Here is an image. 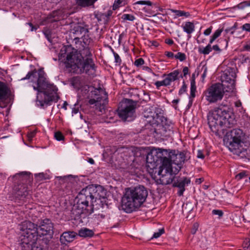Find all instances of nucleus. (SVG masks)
<instances>
[{
	"instance_id": "f257e3e1",
	"label": "nucleus",
	"mask_w": 250,
	"mask_h": 250,
	"mask_svg": "<svg viewBox=\"0 0 250 250\" xmlns=\"http://www.w3.org/2000/svg\"><path fill=\"white\" fill-rule=\"evenodd\" d=\"M89 42V39L86 41L83 39L84 45H82V48L76 46L79 51L68 46L64 48L65 55H63V50H61V56L66 57V67L70 68V72L78 74L85 73L92 76L95 75L96 66L91 58L92 53L88 46Z\"/></svg>"
},
{
	"instance_id": "f03ea898",
	"label": "nucleus",
	"mask_w": 250,
	"mask_h": 250,
	"mask_svg": "<svg viewBox=\"0 0 250 250\" xmlns=\"http://www.w3.org/2000/svg\"><path fill=\"white\" fill-rule=\"evenodd\" d=\"M31 80L33 87L38 91L37 104L43 107L48 104L50 102H57L60 99L57 92L58 88L53 84L50 83L45 77V73L41 69L29 72L21 80Z\"/></svg>"
},
{
	"instance_id": "7ed1b4c3",
	"label": "nucleus",
	"mask_w": 250,
	"mask_h": 250,
	"mask_svg": "<svg viewBox=\"0 0 250 250\" xmlns=\"http://www.w3.org/2000/svg\"><path fill=\"white\" fill-rule=\"evenodd\" d=\"M19 229L21 231L20 244L25 250L30 249L39 237L48 235L50 238H52L54 234L53 224L48 219L42 220L38 227L29 221L22 222L19 225Z\"/></svg>"
},
{
	"instance_id": "20e7f679",
	"label": "nucleus",
	"mask_w": 250,
	"mask_h": 250,
	"mask_svg": "<svg viewBox=\"0 0 250 250\" xmlns=\"http://www.w3.org/2000/svg\"><path fill=\"white\" fill-rule=\"evenodd\" d=\"M236 77L235 69L227 68L221 76V83L212 84L204 92L205 99L210 104L221 101L225 92H232L234 90Z\"/></svg>"
},
{
	"instance_id": "39448f33",
	"label": "nucleus",
	"mask_w": 250,
	"mask_h": 250,
	"mask_svg": "<svg viewBox=\"0 0 250 250\" xmlns=\"http://www.w3.org/2000/svg\"><path fill=\"white\" fill-rule=\"evenodd\" d=\"M167 160L170 167L174 169V173H178L181 168L182 164L185 160V154L180 152L175 154V151H168V150L160 148H153L146 157V167L153 170L156 169L159 162H163Z\"/></svg>"
},
{
	"instance_id": "423d86ee",
	"label": "nucleus",
	"mask_w": 250,
	"mask_h": 250,
	"mask_svg": "<svg viewBox=\"0 0 250 250\" xmlns=\"http://www.w3.org/2000/svg\"><path fill=\"white\" fill-rule=\"evenodd\" d=\"M105 195V190L101 186H88L83 188L77 196V204L74 205L72 214L75 217L89 212L88 208L93 207L94 203Z\"/></svg>"
},
{
	"instance_id": "0eeeda50",
	"label": "nucleus",
	"mask_w": 250,
	"mask_h": 250,
	"mask_svg": "<svg viewBox=\"0 0 250 250\" xmlns=\"http://www.w3.org/2000/svg\"><path fill=\"white\" fill-rule=\"evenodd\" d=\"M208 120L210 128L215 133L230 128L236 124L233 113L220 107L209 112Z\"/></svg>"
},
{
	"instance_id": "6e6552de",
	"label": "nucleus",
	"mask_w": 250,
	"mask_h": 250,
	"mask_svg": "<svg viewBox=\"0 0 250 250\" xmlns=\"http://www.w3.org/2000/svg\"><path fill=\"white\" fill-rule=\"evenodd\" d=\"M147 195V190L143 186L126 188L122 198V209L127 213L135 210L146 201Z\"/></svg>"
},
{
	"instance_id": "1a4fd4ad",
	"label": "nucleus",
	"mask_w": 250,
	"mask_h": 250,
	"mask_svg": "<svg viewBox=\"0 0 250 250\" xmlns=\"http://www.w3.org/2000/svg\"><path fill=\"white\" fill-rule=\"evenodd\" d=\"M224 144L234 154L245 156L247 146L245 144V135L240 129H233L227 132L224 137Z\"/></svg>"
},
{
	"instance_id": "9d476101",
	"label": "nucleus",
	"mask_w": 250,
	"mask_h": 250,
	"mask_svg": "<svg viewBox=\"0 0 250 250\" xmlns=\"http://www.w3.org/2000/svg\"><path fill=\"white\" fill-rule=\"evenodd\" d=\"M160 166L159 167L157 175L155 176L156 182L158 184L168 185L173 182L175 175L177 173H174V169L170 167V164L167 160H164L163 162H159Z\"/></svg>"
},
{
	"instance_id": "9b49d317",
	"label": "nucleus",
	"mask_w": 250,
	"mask_h": 250,
	"mask_svg": "<svg viewBox=\"0 0 250 250\" xmlns=\"http://www.w3.org/2000/svg\"><path fill=\"white\" fill-rule=\"evenodd\" d=\"M91 97L89 104L91 105L95 104L96 108L99 111L102 112L105 105L108 103L107 93L101 88H96L91 91Z\"/></svg>"
},
{
	"instance_id": "f8f14e48",
	"label": "nucleus",
	"mask_w": 250,
	"mask_h": 250,
	"mask_svg": "<svg viewBox=\"0 0 250 250\" xmlns=\"http://www.w3.org/2000/svg\"><path fill=\"white\" fill-rule=\"evenodd\" d=\"M135 103L131 100L125 99L121 104L118 113L119 117L124 121H130L134 119Z\"/></svg>"
},
{
	"instance_id": "ddd939ff",
	"label": "nucleus",
	"mask_w": 250,
	"mask_h": 250,
	"mask_svg": "<svg viewBox=\"0 0 250 250\" xmlns=\"http://www.w3.org/2000/svg\"><path fill=\"white\" fill-rule=\"evenodd\" d=\"M163 114L162 109L156 106H151L145 111L144 117L147 119L148 123L155 125L159 124L160 121H162Z\"/></svg>"
},
{
	"instance_id": "4468645a",
	"label": "nucleus",
	"mask_w": 250,
	"mask_h": 250,
	"mask_svg": "<svg viewBox=\"0 0 250 250\" xmlns=\"http://www.w3.org/2000/svg\"><path fill=\"white\" fill-rule=\"evenodd\" d=\"M1 107L2 103L4 104V106L7 104H11L13 100V96L9 85L4 82H1Z\"/></svg>"
},
{
	"instance_id": "2eb2a0df",
	"label": "nucleus",
	"mask_w": 250,
	"mask_h": 250,
	"mask_svg": "<svg viewBox=\"0 0 250 250\" xmlns=\"http://www.w3.org/2000/svg\"><path fill=\"white\" fill-rule=\"evenodd\" d=\"M179 74V71L178 70H174L167 75L164 74L163 77H165V79L163 81L156 82L155 85L158 89L161 86L169 85L172 82L178 79Z\"/></svg>"
},
{
	"instance_id": "dca6fc26",
	"label": "nucleus",
	"mask_w": 250,
	"mask_h": 250,
	"mask_svg": "<svg viewBox=\"0 0 250 250\" xmlns=\"http://www.w3.org/2000/svg\"><path fill=\"white\" fill-rule=\"evenodd\" d=\"M88 30L87 29L77 25L74 27L70 32V36L72 38H74L75 41L78 40V38L84 39V41H86L88 39Z\"/></svg>"
},
{
	"instance_id": "f3484780",
	"label": "nucleus",
	"mask_w": 250,
	"mask_h": 250,
	"mask_svg": "<svg viewBox=\"0 0 250 250\" xmlns=\"http://www.w3.org/2000/svg\"><path fill=\"white\" fill-rule=\"evenodd\" d=\"M77 233L74 231H65L62 233L60 237V241L62 244L72 242L75 238Z\"/></svg>"
},
{
	"instance_id": "a211bd4d",
	"label": "nucleus",
	"mask_w": 250,
	"mask_h": 250,
	"mask_svg": "<svg viewBox=\"0 0 250 250\" xmlns=\"http://www.w3.org/2000/svg\"><path fill=\"white\" fill-rule=\"evenodd\" d=\"M16 195L17 197L21 198L25 197L29 193V190L24 184H19L15 188Z\"/></svg>"
},
{
	"instance_id": "6ab92c4d",
	"label": "nucleus",
	"mask_w": 250,
	"mask_h": 250,
	"mask_svg": "<svg viewBox=\"0 0 250 250\" xmlns=\"http://www.w3.org/2000/svg\"><path fill=\"white\" fill-rule=\"evenodd\" d=\"M190 182L189 179L184 178L183 179H180L177 180V182H175L173 183V186L174 187H178L179 188V190L178 192L179 195L181 196L183 195L184 191L185 190V186L186 185H188Z\"/></svg>"
},
{
	"instance_id": "aec40b11",
	"label": "nucleus",
	"mask_w": 250,
	"mask_h": 250,
	"mask_svg": "<svg viewBox=\"0 0 250 250\" xmlns=\"http://www.w3.org/2000/svg\"><path fill=\"white\" fill-rule=\"evenodd\" d=\"M94 234L92 230L85 228L81 229L78 232V235L82 237H91L93 236Z\"/></svg>"
},
{
	"instance_id": "412c9836",
	"label": "nucleus",
	"mask_w": 250,
	"mask_h": 250,
	"mask_svg": "<svg viewBox=\"0 0 250 250\" xmlns=\"http://www.w3.org/2000/svg\"><path fill=\"white\" fill-rule=\"evenodd\" d=\"M183 30L188 34L190 35L195 30V26L193 23L188 21L186 22L185 24L182 25Z\"/></svg>"
},
{
	"instance_id": "4be33fe9",
	"label": "nucleus",
	"mask_w": 250,
	"mask_h": 250,
	"mask_svg": "<svg viewBox=\"0 0 250 250\" xmlns=\"http://www.w3.org/2000/svg\"><path fill=\"white\" fill-rule=\"evenodd\" d=\"M30 173L27 172H21L15 174L14 178L21 180L23 182H27L30 179Z\"/></svg>"
},
{
	"instance_id": "5701e85b",
	"label": "nucleus",
	"mask_w": 250,
	"mask_h": 250,
	"mask_svg": "<svg viewBox=\"0 0 250 250\" xmlns=\"http://www.w3.org/2000/svg\"><path fill=\"white\" fill-rule=\"evenodd\" d=\"M97 0H76L78 5L82 7H87L91 6Z\"/></svg>"
},
{
	"instance_id": "b1692460",
	"label": "nucleus",
	"mask_w": 250,
	"mask_h": 250,
	"mask_svg": "<svg viewBox=\"0 0 250 250\" xmlns=\"http://www.w3.org/2000/svg\"><path fill=\"white\" fill-rule=\"evenodd\" d=\"M211 44L212 43H210L209 41L208 44L206 47L203 48L199 47L198 48L199 53L204 55H208L212 51Z\"/></svg>"
},
{
	"instance_id": "393cba45",
	"label": "nucleus",
	"mask_w": 250,
	"mask_h": 250,
	"mask_svg": "<svg viewBox=\"0 0 250 250\" xmlns=\"http://www.w3.org/2000/svg\"><path fill=\"white\" fill-rule=\"evenodd\" d=\"M222 31L223 29H219L215 31V32L210 37V39L209 40L210 43H212L213 42L221 35Z\"/></svg>"
},
{
	"instance_id": "a878e982",
	"label": "nucleus",
	"mask_w": 250,
	"mask_h": 250,
	"mask_svg": "<svg viewBox=\"0 0 250 250\" xmlns=\"http://www.w3.org/2000/svg\"><path fill=\"white\" fill-rule=\"evenodd\" d=\"M196 86L194 79H192L190 81V96L194 98L195 96Z\"/></svg>"
},
{
	"instance_id": "bb28decb",
	"label": "nucleus",
	"mask_w": 250,
	"mask_h": 250,
	"mask_svg": "<svg viewBox=\"0 0 250 250\" xmlns=\"http://www.w3.org/2000/svg\"><path fill=\"white\" fill-rule=\"evenodd\" d=\"M170 10L172 13H174L176 17L185 16L186 17H188L189 16V14L188 13L185 12L183 11L174 10V9H170Z\"/></svg>"
},
{
	"instance_id": "cd10ccee",
	"label": "nucleus",
	"mask_w": 250,
	"mask_h": 250,
	"mask_svg": "<svg viewBox=\"0 0 250 250\" xmlns=\"http://www.w3.org/2000/svg\"><path fill=\"white\" fill-rule=\"evenodd\" d=\"M125 4V0H115L113 5V10H115Z\"/></svg>"
},
{
	"instance_id": "c85d7f7f",
	"label": "nucleus",
	"mask_w": 250,
	"mask_h": 250,
	"mask_svg": "<svg viewBox=\"0 0 250 250\" xmlns=\"http://www.w3.org/2000/svg\"><path fill=\"white\" fill-rule=\"evenodd\" d=\"M122 19L124 20L133 21L135 19V17L132 15L125 14L123 15Z\"/></svg>"
},
{
	"instance_id": "c756f323",
	"label": "nucleus",
	"mask_w": 250,
	"mask_h": 250,
	"mask_svg": "<svg viewBox=\"0 0 250 250\" xmlns=\"http://www.w3.org/2000/svg\"><path fill=\"white\" fill-rule=\"evenodd\" d=\"M174 57L176 59L179 60L180 61H184L186 59V55L181 52H178Z\"/></svg>"
},
{
	"instance_id": "7c9ffc66",
	"label": "nucleus",
	"mask_w": 250,
	"mask_h": 250,
	"mask_svg": "<svg viewBox=\"0 0 250 250\" xmlns=\"http://www.w3.org/2000/svg\"><path fill=\"white\" fill-rule=\"evenodd\" d=\"M164 232H165L164 229L162 228V229H159L158 232H155L153 234V235L151 239L157 238L159 237Z\"/></svg>"
},
{
	"instance_id": "2f4dec72",
	"label": "nucleus",
	"mask_w": 250,
	"mask_h": 250,
	"mask_svg": "<svg viewBox=\"0 0 250 250\" xmlns=\"http://www.w3.org/2000/svg\"><path fill=\"white\" fill-rule=\"evenodd\" d=\"M54 137L57 140L59 141L63 140L64 139L63 135L60 131H58L55 133Z\"/></svg>"
},
{
	"instance_id": "473e14b6",
	"label": "nucleus",
	"mask_w": 250,
	"mask_h": 250,
	"mask_svg": "<svg viewBox=\"0 0 250 250\" xmlns=\"http://www.w3.org/2000/svg\"><path fill=\"white\" fill-rule=\"evenodd\" d=\"M21 247L22 248L23 250H30V249L31 250H42V248H41V247H39L37 245L36 242H35V243L33 244L31 246L30 249L27 250H25V248L22 247L21 246Z\"/></svg>"
},
{
	"instance_id": "72a5a7b5",
	"label": "nucleus",
	"mask_w": 250,
	"mask_h": 250,
	"mask_svg": "<svg viewBox=\"0 0 250 250\" xmlns=\"http://www.w3.org/2000/svg\"><path fill=\"white\" fill-rule=\"evenodd\" d=\"M36 177L40 180L48 179V175L43 173H40L36 174Z\"/></svg>"
},
{
	"instance_id": "f704fd0d",
	"label": "nucleus",
	"mask_w": 250,
	"mask_h": 250,
	"mask_svg": "<svg viewBox=\"0 0 250 250\" xmlns=\"http://www.w3.org/2000/svg\"><path fill=\"white\" fill-rule=\"evenodd\" d=\"M63 180L65 182H67L69 184V186H71L72 183V181H74V180L73 179V178L71 177V176L69 175L68 176H65L63 178Z\"/></svg>"
},
{
	"instance_id": "c9c22d12",
	"label": "nucleus",
	"mask_w": 250,
	"mask_h": 250,
	"mask_svg": "<svg viewBox=\"0 0 250 250\" xmlns=\"http://www.w3.org/2000/svg\"><path fill=\"white\" fill-rule=\"evenodd\" d=\"M135 4H142V5H151V2L149 0H139L137 1L135 3Z\"/></svg>"
},
{
	"instance_id": "e433bc0d",
	"label": "nucleus",
	"mask_w": 250,
	"mask_h": 250,
	"mask_svg": "<svg viewBox=\"0 0 250 250\" xmlns=\"http://www.w3.org/2000/svg\"><path fill=\"white\" fill-rule=\"evenodd\" d=\"M113 54L115 58V62L118 64L120 65L121 63L122 60L119 55L115 52H113Z\"/></svg>"
},
{
	"instance_id": "4c0bfd02",
	"label": "nucleus",
	"mask_w": 250,
	"mask_h": 250,
	"mask_svg": "<svg viewBox=\"0 0 250 250\" xmlns=\"http://www.w3.org/2000/svg\"><path fill=\"white\" fill-rule=\"evenodd\" d=\"M212 213L214 215H217L219 218L221 217L223 215V212L221 210L213 209Z\"/></svg>"
},
{
	"instance_id": "58836bf2",
	"label": "nucleus",
	"mask_w": 250,
	"mask_h": 250,
	"mask_svg": "<svg viewBox=\"0 0 250 250\" xmlns=\"http://www.w3.org/2000/svg\"><path fill=\"white\" fill-rule=\"evenodd\" d=\"M144 63V60L142 58L138 59L134 62V64L137 66H141Z\"/></svg>"
},
{
	"instance_id": "ea45409f",
	"label": "nucleus",
	"mask_w": 250,
	"mask_h": 250,
	"mask_svg": "<svg viewBox=\"0 0 250 250\" xmlns=\"http://www.w3.org/2000/svg\"><path fill=\"white\" fill-rule=\"evenodd\" d=\"M199 225L197 223H194L193 225L192 228L191 230L192 234H195L198 229Z\"/></svg>"
},
{
	"instance_id": "a19ab883",
	"label": "nucleus",
	"mask_w": 250,
	"mask_h": 250,
	"mask_svg": "<svg viewBox=\"0 0 250 250\" xmlns=\"http://www.w3.org/2000/svg\"><path fill=\"white\" fill-rule=\"evenodd\" d=\"M247 6H248V5H247V1L241 2L237 5V7L238 9H244V8H245L246 7H247Z\"/></svg>"
},
{
	"instance_id": "79ce46f5",
	"label": "nucleus",
	"mask_w": 250,
	"mask_h": 250,
	"mask_svg": "<svg viewBox=\"0 0 250 250\" xmlns=\"http://www.w3.org/2000/svg\"><path fill=\"white\" fill-rule=\"evenodd\" d=\"M36 133V131H33L30 132L29 133H28L27 137L29 141L32 140V138L35 136Z\"/></svg>"
},
{
	"instance_id": "37998d69",
	"label": "nucleus",
	"mask_w": 250,
	"mask_h": 250,
	"mask_svg": "<svg viewBox=\"0 0 250 250\" xmlns=\"http://www.w3.org/2000/svg\"><path fill=\"white\" fill-rule=\"evenodd\" d=\"M186 89H187V86L184 83L183 85H182V86L179 90V94L181 95V94H183L186 91Z\"/></svg>"
},
{
	"instance_id": "c03bdc74",
	"label": "nucleus",
	"mask_w": 250,
	"mask_h": 250,
	"mask_svg": "<svg viewBox=\"0 0 250 250\" xmlns=\"http://www.w3.org/2000/svg\"><path fill=\"white\" fill-rule=\"evenodd\" d=\"M242 29L247 31H250V23H245L242 26Z\"/></svg>"
},
{
	"instance_id": "a18cd8bd",
	"label": "nucleus",
	"mask_w": 250,
	"mask_h": 250,
	"mask_svg": "<svg viewBox=\"0 0 250 250\" xmlns=\"http://www.w3.org/2000/svg\"><path fill=\"white\" fill-rule=\"evenodd\" d=\"M246 176L245 172H240L236 176V179L237 180H240Z\"/></svg>"
},
{
	"instance_id": "49530a36",
	"label": "nucleus",
	"mask_w": 250,
	"mask_h": 250,
	"mask_svg": "<svg viewBox=\"0 0 250 250\" xmlns=\"http://www.w3.org/2000/svg\"><path fill=\"white\" fill-rule=\"evenodd\" d=\"M211 31H212V27L210 26L204 31V34L206 36H208L211 33Z\"/></svg>"
},
{
	"instance_id": "de8ad7c7",
	"label": "nucleus",
	"mask_w": 250,
	"mask_h": 250,
	"mask_svg": "<svg viewBox=\"0 0 250 250\" xmlns=\"http://www.w3.org/2000/svg\"><path fill=\"white\" fill-rule=\"evenodd\" d=\"M197 157L198 158L204 159V155L202 150H199L197 152Z\"/></svg>"
},
{
	"instance_id": "09e8293b",
	"label": "nucleus",
	"mask_w": 250,
	"mask_h": 250,
	"mask_svg": "<svg viewBox=\"0 0 250 250\" xmlns=\"http://www.w3.org/2000/svg\"><path fill=\"white\" fill-rule=\"evenodd\" d=\"M212 50H214V51L217 52H220L221 49L219 48L218 45H214L212 46Z\"/></svg>"
},
{
	"instance_id": "8fccbe9b",
	"label": "nucleus",
	"mask_w": 250,
	"mask_h": 250,
	"mask_svg": "<svg viewBox=\"0 0 250 250\" xmlns=\"http://www.w3.org/2000/svg\"><path fill=\"white\" fill-rule=\"evenodd\" d=\"M112 12L110 10L107 11V13L104 14L102 15V17H106L107 18L111 16L112 15Z\"/></svg>"
},
{
	"instance_id": "3c124183",
	"label": "nucleus",
	"mask_w": 250,
	"mask_h": 250,
	"mask_svg": "<svg viewBox=\"0 0 250 250\" xmlns=\"http://www.w3.org/2000/svg\"><path fill=\"white\" fill-rule=\"evenodd\" d=\"M165 55L169 58H172L174 56V54L171 52H166Z\"/></svg>"
},
{
	"instance_id": "603ef678",
	"label": "nucleus",
	"mask_w": 250,
	"mask_h": 250,
	"mask_svg": "<svg viewBox=\"0 0 250 250\" xmlns=\"http://www.w3.org/2000/svg\"><path fill=\"white\" fill-rule=\"evenodd\" d=\"M183 74H184V76H186L188 72V67H184L183 68Z\"/></svg>"
},
{
	"instance_id": "864d4df0",
	"label": "nucleus",
	"mask_w": 250,
	"mask_h": 250,
	"mask_svg": "<svg viewBox=\"0 0 250 250\" xmlns=\"http://www.w3.org/2000/svg\"><path fill=\"white\" fill-rule=\"evenodd\" d=\"M166 43L169 44V45H172L173 44L174 42L172 40L170 39H167L165 41Z\"/></svg>"
},
{
	"instance_id": "5fc2aeb1",
	"label": "nucleus",
	"mask_w": 250,
	"mask_h": 250,
	"mask_svg": "<svg viewBox=\"0 0 250 250\" xmlns=\"http://www.w3.org/2000/svg\"><path fill=\"white\" fill-rule=\"evenodd\" d=\"M80 38H78V40H77V41H75L74 40V38H72V40H73V42H74L75 44H79V45L82 46V45L81 43H79V42H81V41H80Z\"/></svg>"
},
{
	"instance_id": "6e6d98bb",
	"label": "nucleus",
	"mask_w": 250,
	"mask_h": 250,
	"mask_svg": "<svg viewBox=\"0 0 250 250\" xmlns=\"http://www.w3.org/2000/svg\"><path fill=\"white\" fill-rule=\"evenodd\" d=\"M243 48L245 50L250 51V44L245 45Z\"/></svg>"
},
{
	"instance_id": "4d7b16f0",
	"label": "nucleus",
	"mask_w": 250,
	"mask_h": 250,
	"mask_svg": "<svg viewBox=\"0 0 250 250\" xmlns=\"http://www.w3.org/2000/svg\"><path fill=\"white\" fill-rule=\"evenodd\" d=\"M29 26L31 27V31H33L34 30H36L37 29L36 27H35L32 23L29 22L27 23Z\"/></svg>"
},
{
	"instance_id": "13d9d810",
	"label": "nucleus",
	"mask_w": 250,
	"mask_h": 250,
	"mask_svg": "<svg viewBox=\"0 0 250 250\" xmlns=\"http://www.w3.org/2000/svg\"><path fill=\"white\" fill-rule=\"evenodd\" d=\"M232 29L231 28H228L225 30V32H226V34H228V33L230 32L231 34H233L234 31L232 30Z\"/></svg>"
},
{
	"instance_id": "bf43d9fd",
	"label": "nucleus",
	"mask_w": 250,
	"mask_h": 250,
	"mask_svg": "<svg viewBox=\"0 0 250 250\" xmlns=\"http://www.w3.org/2000/svg\"><path fill=\"white\" fill-rule=\"evenodd\" d=\"M235 105L236 107H240L242 105V104L240 101H238L235 103Z\"/></svg>"
},
{
	"instance_id": "052dcab7",
	"label": "nucleus",
	"mask_w": 250,
	"mask_h": 250,
	"mask_svg": "<svg viewBox=\"0 0 250 250\" xmlns=\"http://www.w3.org/2000/svg\"><path fill=\"white\" fill-rule=\"evenodd\" d=\"M203 181V179L202 178H199V179H196V181H195V182H196L197 184H201Z\"/></svg>"
},
{
	"instance_id": "680f3d73",
	"label": "nucleus",
	"mask_w": 250,
	"mask_h": 250,
	"mask_svg": "<svg viewBox=\"0 0 250 250\" xmlns=\"http://www.w3.org/2000/svg\"><path fill=\"white\" fill-rule=\"evenodd\" d=\"M207 68L206 67L204 69V73L202 74V78H204L205 77H206V75H207Z\"/></svg>"
},
{
	"instance_id": "e2e57ef3",
	"label": "nucleus",
	"mask_w": 250,
	"mask_h": 250,
	"mask_svg": "<svg viewBox=\"0 0 250 250\" xmlns=\"http://www.w3.org/2000/svg\"><path fill=\"white\" fill-rule=\"evenodd\" d=\"M78 112H79V109H78L74 108L72 110V113L73 114H76L78 113Z\"/></svg>"
},
{
	"instance_id": "0e129e2a",
	"label": "nucleus",
	"mask_w": 250,
	"mask_h": 250,
	"mask_svg": "<svg viewBox=\"0 0 250 250\" xmlns=\"http://www.w3.org/2000/svg\"><path fill=\"white\" fill-rule=\"evenodd\" d=\"M88 162H89V163H90L91 164H94V160H93V159H92V158H89V159H88Z\"/></svg>"
},
{
	"instance_id": "69168bd1",
	"label": "nucleus",
	"mask_w": 250,
	"mask_h": 250,
	"mask_svg": "<svg viewBox=\"0 0 250 250\" xmlns=\"http://www.w3.org/2000/svg\"><path fill=\"white\" fill-rule=\"evenodd\" d=\"M144 69L147 71H151V69L149 67H147V66H144Z\"/></svg>"
},
{
	"instance_id": "338daca9",
	"label": "nucleus",
	"mask_w": 250,
	"mask_h": 250,
	"mask_svg": "<svg viewBox=\"0 0 250 250\" xmlns=\"http://www.w3.org/2000/svg\"><path fill=\"white\" fill-rule=\"evenodd\" d=\"M179 101V99H175L172 101V103L177 104Z\"/></svg>"
},
{
	"instance_id": "774afa93",
	"label": "nucleus",
	"mask_w": 250,
	"mask_h": 250,
	"mask_svg": "<svg viewBox=\"0 0 250 250\" xmlns=\"http://www.w3.org/2000/svg\"><path fill=\"white\" fill-rule=\"evenodd\" d=\"M67 105V104L66 102H64L63 105V107L65 109H66Z\"/></svg>"
}]
</instances>
